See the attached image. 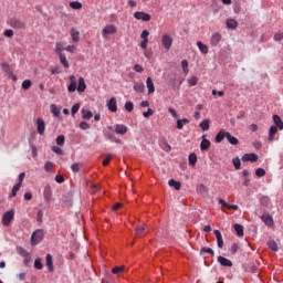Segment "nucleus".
Returning a JSON list of instances; mask_svg holds the SVG:
<instances>
[{
  "label": "nucleus",
  "instance_id": "b1692460",
  "mask_svg": "<svg viewBox=\"0 0 283 283\" xmlns=\"http://www.w3.org/2000/svg\"><path fill=\"white\" fill-rule=\"evenodd\" d=\"M87 90V84H85V78H78L77 92H85Z\"/></svg>",
  "mask_w": 283,
  "mask_h": 283
},
{
  "label": "nucleus",
  "instance_id": "2f4dec72",
  "mask_svg": "<svg viewBox=\"0 0 283 283\" xmlns=\"http://www.w3.org/2000/svg\"><path fill=\"white\" fill-rule=\"evenodd\" d=\"M133 90L135 92H138L139 94H143L145 92V84L144 83H135L133 86Z\"/></svg>",
  "mask_w": 283,
  "mask_h": 283
},
{
  "label": "nucleus",
  "instance_id": "ea45409f",
  "mask_svg": "<svg viewBox=\"0 0 283 283\" xmlns=\"http://www.w3.org/2000/svg\"><path fill=\"white\" fill-rule=\"evenodd\" d=\"M268 247L271 251H279V247H277V243L275 242V240H270L268 241Z\"/></svg>",
  "mask_w": 283,
  "mask_h": 283
},
{
  "label": "nucleus",
  "instance_id": "338daca9",
  "mask_svg": "<svg viewBox=\"0 0 283 283\" xmlns=\"http://www.w3.org/2000/svg\"><path fill=\"white\" fill-rule=\"evenodd\" d=\"M169 114H171L172 118H178V112H176V108H168Z\"/></svg>",
  "mask_w": 283,
  "mask_h": 283
},
{
  "label": "nucleus",
  "instance_id": "7ed1b4c3",
  "mask_svg": "<svg viewBox=\"0 0 283 283\" xmlns=\"http://www.w3.org/2000/svg\"><path fill=\"white\" fill-rule=\"evenodd\" d=\"M161 45L167 51L171 50V45H174V38H171V35H169L168 33L164 34L161 36Z\"/></svg>",
  "mask_w": 283,
  "mask_h": 283
},
{
  "label": "nucleus",
  "instance_id": "4d7b16f0",
  "mask_svg": "<svg viewBox=\"0 0 283 283\" xmlns=\"http://www.w3.org/2000/svg\"><path fill=\"white\" fill-rule=\"evenodd\" d=\"M200 253H210L211 258H213V255H216V253L213 252V249H211V248H201Z\"/></svg>",
  "mask_w": 283,
  "mask_h": 283
},
{
  "label": "nucleus",
  "instance_id": "e433bc0d",
  "mask_svg": "<svg viewBox=\"0 0 283 283\" xmlns=\"http://www.w3.org/2000/svg\"><path fill=\"white\" fill-rule=\"evenodd\" d=\"M185 125H189V119L187 118L177 119V129H182Z\"/></svg>",
  "mask_w": 283,
  "mask_h": 283
},
{
  "label": "nucleus",
  "instance_id": "393cba45",
  "mask_svg": "<svg viewBox=\"0 0 283 283\" xmlns=\"http://www.w3.org/2000/svg\"><path fill=\"white\" fill-rule=\"evenodd\" d=\"M92 116H94V113H92V111L82 108L83 120H90V118H92Z\"/></svg>",
  "mask_w": 283,
  "mask_h": 283
},
{
  "label": "nucleus",
  "instance_id": "7c9ffc66",
  "mask_svg": "<svg viewBox=\"0 0 283 283\" xmlns=\"http://www.w3.org/2000/svg\"><path fill=\"white\" fill-rule=\"evenodd\" d=\"M169 187H174V189H176V191H180V188L182 187V185L180 184V181H176L174 179H170L168 181Z\"/></svg>",
  "mask_w": 283,
  "mask_h": 283
},
{
  "label": "nucleus",
  "instance_id": "79ce46f5",
  "mask_svg": "<svg viewBox=\"0 0 283 283\" xmlns=\"http://www.w3.org/2000/svg\"><path fill=\"white\" fill-rule=\"evenodd\" d=\"M199 127L202 129V132H209V119H203Z\"/></svg>",
  "mask_w": 283,
  "mask_h": 283
},
{
  "label": "nucleus",
  "instance_id": "a211bd4d",
  "mask_svg": "<svg viewBox=\"0 0 283 283\" xmlns=\"http://www.w3.org/2000/svg\"><path fill=\"white\" fill-rule=\"evenodd\" d=\"M71 39L73 43H78L81 41V32L76 31V29H71Z\"/></svg>",
  "mask_w": 283,
  "mask_h": 283
},
{
  "label": "nucleus",
  "instance_id": "603ef678",
  "mask_svg": "<svg viewBox=\"0 0 283 283\" xmlns=\"http://www.w3.org/2000/svg\"><path fill=\"white\" fill-rule=\"evenodd\" d=\"M124 270H125V266H124V265H122V266H115V268L112 269V273H113L114 275H118V273H123Z\"/></svg>",
  "mask_w": 283,
  "mask_h": 283
},
{
  "label": "nucleus",
  "instance_id": "37998d69",
  "mask_svg": "<svg viewBox=\"0 0 283 283\" xmlns=\"http://www.w3.org/2000/svg\"><path fill=\"white\" fill-rule=\"evenodd\" d=\"M19 189H21V184H17L13 186L11 193L9 196V198H14L19 191Z\"/></svg>",
  "mask_w": 283,
  "mask_h": 283
},
{
  "label": "nucleus",
  "instance_id": "bf43d9fd",
  "mask_svg": "<svg viewBox=\"0 0 283 283\" xmlns=\"http://www.w3.org/2000/svg\"><path fill=\"white\" fill-rule=\"evenodd\" d=\"M3 35L7 36V39H12V36H14V31H12V29H7Z\"/></svg>",
  "mask_w": 283,
  "mask_h": 283
},
{
  "label": "nucleus",
  "instance_id": "cd10ccee",
  "mask_svg": "<svg viewBox=\"0 0 283 283\" xmlns=\"http://www.w3.org/2000/svg\"><path fill=\"white\" fill-rule=\"evenodd\" d=\"M59 56H60V63L63 65V67H65V70H67L70 67V62H67V57L63 53H60Z\"/></svg>",
  "mask_w": 283,
  "mask_h": 283
},
{
  "label": "nucleus",
  "instance_id": "09e8293b",
  "mask_svg": "<svg viewBox=\"0 0 283 283\" xmlns=\"http://www.w3.org/2000/svg\"><path fill=\"white\" fill-rule=\"evenodd\" d=\"M181 67L185 74H189V62L187 60L181 61Z\"/></svg>",
  "mask_w": 283,
  "mask_h": 283
},
{
  "label": "nucleus",
  "instance_id": "f3484780",
  "mask_svg": "<svg viewBox=\"0 0 283 283\" xmlns=\"http://www.w3.org/2000/svg\"><path fill=\"white\" fill-rule=\"evenodd\" d=\"M214 235L217 238V244L219 249L224 247V241L222 240V232L220 230H214Z\"/></svg>",
  "mask_w": 283,
  "mask_h": 283
},
{
  "label": "nucleus",
  "instance_id": "20e7f679",
  "mask_svg": "<svg viewBox=\"0 0 283 283\" xmlns=\"http://www.w3.org/2000/svg\"><path fill=\"white\" fill-rule=\"evenodd\" d=\"M41 240H43V230H35L31 234V244H32V247H35V244H39V242H41Z\"/></svg>",
  "mask_w": 283,
  "mask_h": 283
},
{
  "label": "nucleus",
  "instance_id": "c9c22d12",
  "mask_svg": "<svg viewBox=\"0 0 283 283\" xmlns=\"http://www.w3.org/2000/svg\"><path fill=\"white\" fill-rule=\"evenodd\" d=\"M189 166L195 167L196 163H198V156L195 153H191L188 157Z\"/></svg>",
  "mask_w": 283,
  "mask_h": 283
},
{
  "label": "nucleus",
  "instance_id": "9b49d317",
  "mask_svg": "<svg viewBox=\"0 0 283 283\" xmlns=\"http://www.w3.org/2000/svg\"><path fill=\"white\" fill-rule=\"evenodd\" d=\"M36 125H38V134H40V136H43V134H45V120L39 117L36 119Z\"/></svg>",
  "mask_w": 283,
  "mask_h": 283
},
{
  "label": "nucleus",
  "instance_id": "774afa93",
  "mask_svg": "<svg viewBox=\"0 0 283 283\" xmlns=\"http://www.w3.org/2000/svg\"><path fill=\"white\" fill-rule=\"evenodd\" d=\"M283 39V33L282 32H279L274 35V41H282Z\"/></svg>",
  "mask_w": 283,
  "mask_h": 283
},
{
  "label": "nucleus",
  "instance_id": "a18cd8bd",
  "mask_svg": "<svg viewBox=\"0 0 283 283\" xmlns=\"http://www.w3.org/2000/svg\"><path fill=\"white\" fill-rule=\"evenodd\" d=\"M70 8H72V10H81V8H83V4L78 1H72L70 2Z\"/></svg>",
  "mask_w": 283,
  "mask_h": 283
},
{
  "label": "nucleus",
  "instance_id": "5701e85b",
  "mask_svg": "<svg viewBox=\"0 0 283 283\" xmlns=\"http://www.w3.org/2000/svg\"><path fill=\"white\" fill-rule=\"evenodd\" d=\"M275 134H277V127L271 126L269 130V143H273V140H275Z\"/></svg>",
  "mask_w": 283,
  "mask_h": 283
},
{
  "label": "nucleus",
  "instance_id": "39448f33",
  "mask_svg": "<svg viewBox=\"0 0 283 283\" xmlns=\"http://www.w3.org/2000/svg\"><path fill=\"white\" fill-rule=\"evenodd\" d=\"M9 25L14 30H23L25 28V23L17 18L9 20Z\"/></svg>",
  "mask_w": 283,
  "mask_h": 283
},
{
  "label": "nucleus",
  "instance_id": "ddd939ff",
  "mask_svg": "<svg viewBox=\"0 0 283 283\" xmlns=\"http://www.w3.org/2000/svg\"><path fill=\"white\" fill-rule=\"evenodd\" d=\"M107 108L113 112L116 113L118 112V105L116 102V97H112L108 102H107Z\"/></svg>",
  "mask_w": 283,
  "mask_h": 283
},
{
  "label": "nucleus",
  "instance_id": "49530a36",
  "mask_svg": "<svg viewBox=\"0 0 283 283\" xmlns=\"http://www.w3.org/2000/svg\"><path fill=\"white\" fill-rule=\"evenodd\" d=\"M44 169L48 171V174L54 171V164L52 161H46L44 164Z\"/></svg>",
  "mask_w": 283,
  "mask_h": 283
},
{
  "label": "nucleus",
  "instance_id": "bb28decb",
  "mask_svg": "<svg viewBox=\"0 0 283 283\" xmlns=\"http://www.w3.org/2000/svg\"><path fill=\"white\" fill-rule=\"evenodd\" d=\"M234 231L239 238H242V235H244V227L242 224H234Z\"/></svg>",
  "mask_w": 283,
  "mask_h": 283
},
{
  "label": "nucleus",
  "instance_id": "a878e982",
  "mask_svg": "<svg viewBox=\"0 0 283 283\" xmlns=\"http://www.w3.org/2000/svg\"><path fill=\"white\" fill-rule=\"evenodd\" d=\"M262 222H264L266 227H273V217H271L270 214H264L262 217Z\"/></svg>",
  "mask_w": 283,
  "mask_h": 283
},
{
  "label": "nucleus",
  "instance_id": "aec40b11",
  "mask_svg": "<svg viewBox=\"0 0 283 283\" xmlns=\"http://www.w3.org/2000/svg\"><path fill=\"white\" fill-rule=\"evenodd\" d=\"M218 262L219 264H221V266H233V262H231V260L224 258V256H218Z\"/></svg>",
  "mask_w": 283,
  "mask_h": 283
},
{
  "label": "nucleus",
  "instance_id": "473e14b6",
  "mask_svg": "<svg viewBox=\"0 0 283 283\" xmlns=\"http://www.w3.org/2000/svg\"><path fill=\"white\" fill-rule=\"evenodd\" d=\"M224 138H227V132L220 130V132L217 134L214 140H216V143H222V140H224Z\"/></svg>",
  "mask_w": 283,
  "mask_h": 283
},
{
  "label": "nucleus",
  "instance_id": "4c0bfd02",
  "mask_svg": "<svg viewBox=\"0 0 283 283\" xmlns=\"http://www.w3.org/2000/svg\"><path fill=\"white\" fill-rule=\"evenodd\" d=\"M81 169H83V165L81 163H74L71 166V170L73 171V174H78V171H81Z\"/></svg>",
  "mask_w": 283,
  "mask_h": 283
},
{
  "label": "nucleus",
  "instance_id": "a19ab883",
  "mask_svg": "<svg viewBox=\"0 0 283 283\" xmlns=\"http://www.w3.org/2000/svg\"><path fill=\"white\" fill-rule=\"evenodd\" d=\"M17 253L21 255V258H28L30 255V252H27L23 247H17Z\"/></svg>",
  "mask_w": 283,
  "mask_h": 283
},
{
  "label": "nucleus",
  "instance_id": "2eb2a0df",
  "mask_svg": "<svg viewBox=\"0 0 283 283\" xmlns=\"http://www.w3.org/2000/svg\"><path fill=\"white\" fill-rule=\"evenodd\" d=\"M210 147H211V142H209V139H207V137L203 135L200 144V150L207 151V149H209Z\"/></svg>",
  "mask_w": 283,
  "mask_h": 283
},
{
  "label": "nucleus",
  "instance_id": "13d9d810",
  "mask_svg": "<svg viewBox=\"0 0 283 283\" xmlns=\"http://www.w3.org/2000/svg\"><path fill=\"white\" fill-rule=\"evenodd\" d=\"M125 109H126V112H134V103L133 102H126L125 103Z\"/></svg>",
  "mask_w": 283,
  "mask_h": 283
},
{
  "label": "nucleus",
  "instance_id": "680f3d73",
  "mask_svg": "<svg viewBox=\"0 0 283 283\" xmlns=\"http://www.w3.org/2000/svg\"><path fill=\"white\" fill-rule=\"evenodd\" d=\"M112 158H114V156H112V155L106 156V158L103 160L104 167H107V165H109V163H112Z\"/></svg>",
  "mask_w": 283,
  "mask_h": 283
},
{
  "label": "nucleus",
  "instance_id": "8fccbe9b",
  "mask_svg": "<svg viewBox=\"0 0 283 283\" xmlns=\"http://www.w3.org/2000/svg\"><path fill=\"white\" fill-rule=\"evenodd\" d=\"M34 269H36V271H41L43 269V263L41 262V258L35 259Z\"/></svg>",
  "mask_w": 283,
  "mask_h": 283
},
{
  "label": "nucleus",
  "instance_id": "e2e57ef3",
  "mask_svg": "<svg viewBox=\"0 0 283 283\" xmlns=\"http://www.w3.org/2000/svg\"><path fill=\"white\" fill-rule=\"evenodd\" d=\"M144 118H149V116H154V109L148 108L147 112L143 113Z\"/></svg>",
  "mask_w": 283,
  "mask_h": 283
},
{
  "label": "nucleus",
  "instance_id": "5fc2aeb1",
  "mask_svg": "<svg viewBox=\"0 0 283 283\" xmlns=\"http://www.w3.org/2000/svg\"><path fill=\"white\" fill-rule=\"evenodd\" d=\"M78 109H81V104H74L71 108V114L72 116H76V113L78 112Z\"/></svg>",
  "mask_w": 283,
  "mask_h": 283
},
{
  "label": "nucleus",
  "instance_id": "3c124183",
  "mask_svg": "<svg viewBox=\"0 0 283 283\" xmlns=\"http://www.w3.org/2000/svg\"><path fill=\"white\" fill-rule=\"evenodd\" d=\"M51 151H53L57 156H63V149H61V147H59V146H52Z\"/></svg>",
  "mask_w": 283,
  "mask_h": 283
},
{
  "label": "nucleus",
  "instance_id": "4be33fe9",
  "mask_svg": "<svg viewBox=\"0 0 283 283\" xmlns=\"http://www.w3.org/2000/svg\"><path fill=\"white\" fill-rule=\"evenodd\" d=\"M197 48L201 54H209V46H207V44L202 43L201 41L197 42Z\"/></svg>",
  "mask_w": 283,
  "mask_h": 283
},
{
  "label": "nucleus",
  "instance_id": "f03ea898",
  "mask_svg": "<svg viewBox=\"0 0 283 283\" xmlns=\"http://www.w3.org/2000/svg\"><path fill=\"white\" fill-rule=\"evenodd\" d=\"M14 220V210H9L2 216V224L4 227H10V223Z\"/></svg>",
  "mask_w": 283,
  "mask_h": 283
},
{
  "label": "nucleus",
  "instance_id": "f704fd0d",
  "mask_svg": "<svg viewBox=\"0 0 283 283\" xmlns=\"http://www.w3.org/2000/svg\"><path fill=\"white\" fill-rule=\"evenodd\" d=\"M227 28L229 30H235L238 28V21H235L234 19L227 20Z\"/></svg>",
  "mask_w": 283,
  "mask_h": 283
},
{
  "label": "nucleus",
  "instance_id": "6ab92c4d",
  "mask_svg": "<svg viewBox=\"0 0 283 283\" xmlns=\"http://www.w3.org/2000/svg\"><path fill=\"white\" fill-rule=\"evenodd\" d=\"M107 140H111V143H116V145H123V140L118 139L114 133H107L106 134Z\"/></svg>",
  "mask_w": 283,
  "mask_h": 283
},
{
  "label": "nucleus",
  "instance_id": "58836bf2",
  "mask_svg": "<svg viewBox=\"0 0 283 283\" xmlns=\"http://www.w3.org/2000/svg\"><path fill=\"white\" fill-rule=\"evenodd\" d=\"M1 70L2 72H4V74H7L8 76L12 73V70L10 69V64L3 62L1 64Z\"/></svg>",
  "mask_w": 283,
  "mask_h": 283
},
{
  "label": "nucleus",
  "instance_id": "0e129e2a",
  "mask_svg": "<svg viewBox=\"0 0 283 283\" xmlns=\"http://www.w3.org/2000/svg\"><path fill=\"white\" fill-rule=\"evenodd\" d=\"M80 129H83L84 132L90 129V125L87 124V122H81Z\"/></svg>",
  "mask_w": 283,
  "mask_h": 283
},
{
  "label": "nucleus",
  "instance_id": "dca6fc26",
  "mask_svg": "<svg viewBox=\"0 0 283 283\" xmlns=\"http://www.w3.org/2000/svg\"><path fill=\"white\" fill-rule=\"evenodd\" d=\"M273 123H274L276 129H280V132L283 130V122H282V117H280V115H273Z\"/></svg>",
  "mask_w": 283,
  "mask_h": 283
},
{
  "label": "nucleus",
  "instance_id": "de8ad7c7",
  "mask_svg": "<svg viewBox=\"0 0 283 283\" xmlns=\"http://www.w3.org/2000/svg\"><path fill=\"white\" fill-rule=\"evenodd\" d=\"M56 145H59V147H63V145H65V136L64 135H60L56 137L55 139Z\"/></svg>",
  "mask_w": 283,
  "mask_h": 283
},
{
  "label": "nucleus",
  "instance_id": "412c9836",
  "mask_svg": "<svg viewBox=\"0 0 283 283\" xmlns=\"http://www.w3.org/2000/svg\"><path fill=\"white\" fill-rule=\"evenodd\" d=\"M146 87L148 90V94H154L156 92V87L154 86V81L151 77H147Z\"/></svg>",
  "mask_w": 283,
  "mask_h": 283
},
{
  "label": "nucleus",
  "instance_id": "c85d7f7f",
  "mask_svg": "<svg viewBox=\"0 0 283 283\" xmlns=\"http://www.w3.org/2000/svg\"><path fill=\"white\" fill-rule=\"evenodd\" d=\"M226 138L228 140V143H230V145H238L239 140L231 135V133L227 132L226 133Z\"/></svg>",
  "mask_w": 283,
  "mask_h": 283
},
{
  "label": "nucleus",
  "instance_id": "c03bdc74",
  "mask_svg": "<svg viewBox=\"0 0 283 283\" xmlns=\"http://www.w3.org/2000/svg\"><path fill=\"white\" fill-rule=\"evenodd\" d=\"M232 164L234 166V169L240 170L242 167V163L240 161V157H234L232 159Z\"/></svg>",
  "mask_w": 283,
  "mask_h": 283
},
{
  "label": "nucleus",
  "instance_id": "f257e3e1",
  "mask_svg": "<svg viewBox=\"0 0 283 283\" xmlns=\"http://www.w3.org/2000/svg\"><path fill=\"white\" fill-rule=\"evenodd\" d=\"M117 32H118V28H116V25L107 24L102 30V36H103V39L107 40V39H109V35L116 34Z\"/></svg>",
  "mask_w": 283,
  "mask_h": 283
},
{
  "label": "nucleus",
  "instance_id": "69168bd1",
  "mask_svg": "<svg viewBox=\"0 0 283 283\" xmlns=\"http://www.w3.org/2000/svg\"><path fill=\"white\" fill-rule=\"evenodd\" d=\"M36 221L38 222H43V210L38 211Z\"/></svg>",
  "mask_w": 283,
  "mask_h": 283
},
{
  "label": "nucleus",
  "instance_id": "6e6552de",
  "mask_svg": "<svg viewBox=\"0 0 283 283\" xmlns=\"http://www.w3.org/2000/svg\"><path fill=\"white\" fill-rule=\"evenodd\" d=\"M242 161L243 163H258V155L253 153L244 154L242 156Z\"/></svg>",
  "mask_w": 283,
  "mask_h": 283
},
{
  "label": "nucleus",
  "instance_id": "052dcab7",
  "mask_svg": "<svg viewBox=\"0 0 283 283\" xmlns=\"http://www.w3.org/2000/svg\"><path fill=\"white\" fill-rule=\"evenodd\" d=\"M140 39L143 41H149V32L147 30L142 31Z\"/></svg>",
  "mask_w": 283,
  "mask_h": 283
},
{
  "label": "nucleus",
  "instance_id": "c756f323",
  "mask_svg": "<svg viewBox=\"0 0 283 283\" xmlns=\"http://www.w3.org/2000/svg\"><path fill=\"white\" fill-rule=\"evenodd\" d=\"M50 109H51V114H53L55 118H59V116H61V109L56 107L55 104H51Z\"/></svg>",
  "mask_w": 283,
  "mask_h": 283
},
{
  "label": "nucleus",
  "instance_id": "1a4fd4ad",
  "mask_svg": "<svg viewBox=\"0 0 283 283\" xmlns=\"http://www.w3.org/2000/svg\"><path fill=\"white\" fill-rule=\"evenodd\" d=\"M129 128L125 124H116L115 125V133L118 134L119 136H125L127 134Z\"/></svg>",
  "mask_w": 283,
  "mask_h": 283
},
{
  "label": "nucleus",
  "instance_id": "f8f14e48",
  "mask_svg": "<svg viewBox=\"0 0 283 283\" xmlns=\"http://www.w3.org/2000/svg\"><path fill=\"white\" fill-rule=\"evenodd\" d=\"M197 193H199V196H202V198H207V196H209V188H207V186H205L203 184H200L199 186H197Z\"/></svg>",
  "mask_w": 283,
  "mask_h": 283
},
{
  "label": "nucleus",
  "instance_id": "9d476101",
  "mask_svg": "<svg viewBox=\"0 0 283 283\" xmlns=\"http://www.w3.org/2000/svg\"><path fill=\"white\" fill-rule=\"evenodd\" d=\"M220 41H222V34H220V33H213L212 35H211V39H210V45L212 46V48H216V46H218V43H220Z\"/></svg>",
  "mask_w": 283,
  "mask_h": 283
},
{
  "label": "nucleus",
  "instance_id": "6e6d98bb",
  "mask_svg": "<svg viewBox=\"0 0 283 283\" xmlns=\"http://www.w3.org/2000/svg\"><path fill=\"white\" fill-rule=\"evenodd\" d=\"M255 176H258V178H262V177L266 176V170H264L263 168H258L255 170Z\"/></svg>",
  "mask_w": 283,
  "mask_h": 283
},
{
  "label": "nucleus",
  "instance_id": "0eeeda50",
  "mask_svg": "<svg viewBox=\"0 0 283 283\" xmlns=\"http://www.w3.org/2000/svg\"><path fill=\"white\" fill-rule=\"evenodd\" d=\"M43 198L45 202H50V200H52V186H50L49 184L44 186Z\"/></svg>",
  "mask_w": 283,
  "mask_h": 283
},
{
  "label": "nucleus",
  "instance_id": "4468645a",
  "mask_svg": "<svg viewBox=\"0 0 283 283\" xmlns=\"http://www.w3.org/2000/svg\"><path fill=\"white\" fill-rule=\"evenodd\" d=\"M45 260H46V268L49 273H54V262L52 259V254H46Z\"/></svg>",
  "mask_w": 283,
  "mask_h": 283
},
{
  "label": "nucleus",
  "instance_id": "423d86ee",
  "mask_svg": "<svg viewBox=\"0 0 283 283\" xmlns=\"http://www.w3.org/2000/svg\"><path fill=\"white\" fill-rule=\"evenodd\" d=\"M134 19H136L137 21H151V15L143 11H136L134 13Z\"/></svg>",
  "mask_w": 283,
  "mask_h": 283
},
{
  "label": "nucleus",
  "instance_id": "864d4df0",
  "mask_svg": "<svg viewBox=\"0 0 283 283\" xmlns=\"http://www.w3.org/2000/svg\"><path fill=\"white\" fill-rule=\"evenodd\" d=\"M30 87H32V81L30 80H24L22 82V90H30Z\"/></svg>",
  "mask_w": 283,
  "mask_h": 283
},
{
  "label": "nucleus",
  "instance_id": "72a5a7b5",
  "mask_svg": "<svg viewBox=\"0 0 283 283\" xmlns=\"http://www.w3.org/2000/svg\"><path fill=\"white\" fill-rule=\"evenodd\" d=\"M70 80H71V84L67 86V91L70 93L76 92L77 87H76V82H74V75H71Z\"/></svg>",
  "mask_w": 283,
  "mask_h": 283
}]
</instances>
